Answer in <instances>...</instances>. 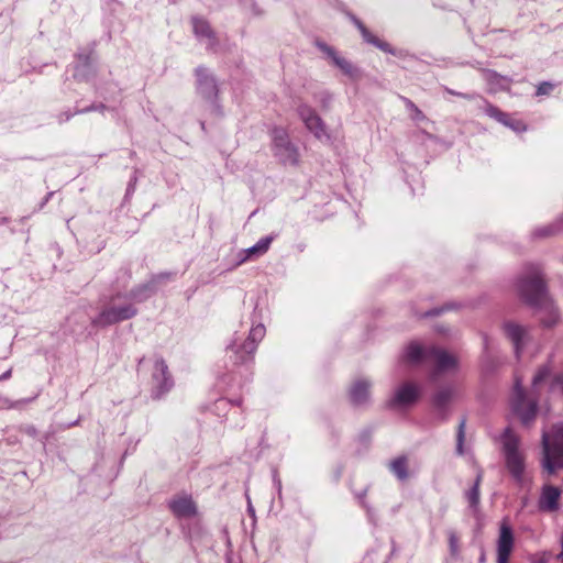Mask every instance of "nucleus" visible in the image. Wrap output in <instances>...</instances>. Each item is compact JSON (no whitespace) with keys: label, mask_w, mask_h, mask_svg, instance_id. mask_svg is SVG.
I'll list each match as a JSON object with an SVG mask.
<instances>
[{"label":"nucleus","mask_w":563,"mask_h":563,"mask_svg":"<svg viewBox=\"0 0 563 563\" xmlns=\"http://www.w3.org/2000/svg\"><path fill=\"white\" fill-rule=\"evenodd\" d=\"M155 294L152 284H141L126 291H117L99 301V313L91 319L97 328H108L130 320L137 314L136 303L143 302Z\"/></svg>","instance_id":"f257e3e1"},{"label":"nucleus","mask_w":563,"mask_h":563,"mask_svg":"<svg viewBox=\"0 0 563 563\" xmlns=\"http://www.w3.org/2000/svg\"><path fill=\"white\" fill-rule=\"evenodd\" d=\"M518 292L528 306L533 309L544 310L549 313V318L542 320L544 327L551 328L555 324L558 313L548 294L547 284H520Z\"/></svg>","instance_id":"f03ea898"},{"label":"nucleus","mask_w":563,"mask_h":563,"mask_svg":"<svg viewBox=\"0 0 563 563\" xmlns=\"http://www.w3.org/2000/svg\"><path fill=\"white\" fill-rule=\"evenodd\" d=\"M503 452L508 472L514 481L522 486L526 471L525 457L519 452V438L510 428H506L503 433Z\"/></svg>","instance_id":"7ed1b4c3"},{"label":"nucleus","mask_w":563,"mask_h":563,"mask_svg":"<svg viewBox=\"0 0 563 563\" xmlns=\"http://www.w3.org/2000/svg\"><path fill=\"white\" fill-rule=\"evenodd\" d=\"M196 92L211 106V112L217 117L223 115V110L219 103V82L213 73L200 65L195 68Z\"/></svg>","instance_id":"20e7f679"},{"label":"nucleus","mask_w":563,"mask_h":563,"mask_svg":"<svg viewBox=\"0 0 563 563\" xmlns=\"http://www.w3.org/2000/svg\"><path fill=\"white\" fill-rule=\"evenodd\" d=\"M265 332L264 324L258 323L252 327L249 336L243 342H239L235 338L227 347V354L232 363L240 365L252 361L257 344L263 340Z\"/></svg>","instance_id":"39448f33"},{"label":"nucleus","mask_w":563,"mask_h":563,"mask_svg":"<svg viewBox=\"0 0 563 563\" xmlns=\"http://www.w3.org/2000/svg\"><path fill=\"white\" fill-rule=\"evenodd\" d=\"M541 445V466L549 474H554L556 472L555 462L563 460V422L552 427V440L548 432L543 431Z\"/></svg>","instance_id":"423d86ee"},{"label":"nucleus","mask_w":563,"mask_h":563,"mask_svg":"<svg viewBox=\"0 0 563 563\" xmlns=\"http://www.w3.org/2000/svg\"><path fill=\"white\" fill-rule=\"evenodd\" d=\"M511 408L523 426H530L537 417L538 399L527 397L519 378L515 383Z\"/></svg>","instance_id":"0eeeda50"},{"label":"nucleus","mask_w":563,"mask_h":563,"mask_svg":"<svg viewBox=\"0 0 563 563\" xmlns=\"http://www.w3.org/2000/svg\"><path fill=\"white\" fill-rule=\"evenodd\" d=\"M274 156L283 165H297L299 161L298 148L291 143L284 128L275 126L272 130Z\"/></svg>","instance_id":"6e6552de"},{"label":"nucleus","mask_w":563,"mask_h":563,"mask_svg":"<svg viewBox=\"0 0 563 563\" xmlns=\"http://www.w3.org/2000/svg\"><path fill=\"white\" fill-rule=\"evenodd\" d=\"M76 64L74 66V78L78 81H88L96 77L98 56L95 49V43L85 48H79L75 54Z\"/></svg>","instance_id":"1a4fd4ad"},{"label":"nucleus","mask_w":563,"mask_h":563,"mask_svg":"<svg viewBox=\"0 0 563 563\" xmlns=\"http://www.w3.org/2000/svg\"><path fill=\"white\" fill-rule=\"evenodd\" d=\"M152 398L161 399L174 386L173 377L168 371V366L163 357L157 356L152 373Z\"/></svg>","instance_id":"9d476101"},{"label":"nucleus","mask_w":563,"mask_h":563,"mask_svg":"<svg viewBox=\"0 0 563 563\" xmlns=\"http://www.w3.org/2000/svg\"><path fill=\"white\" fill-rule=\"evenodd\" d=\"M351 20H352L353 24L360 31L364 42L375 46L376 48L383 51L384 53L397 56L399 58H407V57L413 58L415 57L408 51L397 49V48L393 47L388 42L383 41L379 37H377L376 35H374L373 33H371L368 31V29L364 25V23L360 19H357L355 15H352Z\"/></svg>","instance_id":"9b49d317"},{"label":"nucleus","mask_w":563,"mask_h":563,"mask_svg":"<svg viewBox=\"0 0 563 563\" xmlns=\"http://www.w3.org/2000/svg\"><path fill=\"white\" fill-rule=\"evenodd\" d=\"M420 397L419 388L411 383L400 385L387 400L388 409H405L412 406Z\"/></svg>","instance_id":"f8f14e48"},{"label":"nucleus","mask_w":563,"mask_h":563,"mask_svg":"<svg viewBox=\"0 0 563 563\" xmlns=\"http://www.w3.org/2000/svg\"><path fill=\"white\" fill-rule=\"evenodd\" d=\"M316 47L322 52L332 64L336 66L344 75L350 78H356L360 75V69L355 67L350 60L339 55L334 47L330 46L321 40L314 42Z\"/></svg>","instance_id":"ddd939ff"},{"label":"nucleus","mask_w":563,"mask_h":563,"mask_svg":"<svg viewBox=\"0 0 563 563\" xmlns=\"http://www.w3.org/2000/svg\"><path fill=\"white\" fill-rule=\"evenodd\" d=\"M297 113L301 121L305 123V126L317 137L322 139L323 136L328 137L327 129L323 120L317 114L314 109L306 103H301L297 108Z\"/></svg>","instance_id":"4468645a"},{"label":"nucleus","mask_w":563,"mask_h":563,"mask_svg":"<svg viewBox=\"0 0 563 563\" xmlns=\"http://www.w3.org/2000/svg\"><path fill=\"white\" fill-rule=\"evenodd\" d=\"M428 356L434 361L435 375L457 369V358L443 349L430 346L428 349Z\"/></svg>","instance_id":"2eb2a0df"},{"label":"nucleus","mask_w":563,"mask_h":563,"mask_svg":"<svg viewBox=\"0 0 563 563\" xmlns=\"http://www.w3.org/2000/svg\"><path fill=\"white\" fill-rule=\"evenodd\" d=\"M515 538L511 527L504 520L497 540V563H508L514 549Z\"/></svg>","instance_id":"dca6fc26"},{"label":"nucleus","mask_w":563,"mask_h":563,"mask_svg":"<svg viewBox=\"0 0 563 563\" xmlns=\"http://www.w3.org/2000/svg\"><path fill=\"white\" fill-rule=\"evenodd\" d=\"M372 383L367 378L356 379L349 389V401L353 407H366L371 402Z\"/></svg>","instance_id":"f3484780"},{"label":"nucleus","mask_w":563,"mask_h":563,"mask_svg":"<svg viewBox=\"0 0 563 563\" xmlns=\"http://www.w3.org/2000/svg\"><path fill=\"white\" fill-rule=\"evenodd\" d=\"M504 331L506 336L511 341L514 345L517 358H519L520 353L529 339L528 330L518 323L508 321L504 323Z\"/></svg>","instance_id":"a211bd4d"},{"label":"nucleus","mask_w":563,"mask_h":563,"mask_svg":"<svg viewBox=\"0 0 563 563\" xmlns=\"http://www.w3.org/2000/svg\"><path fill=\"white\" fill-rule=\"evenodd\" d=\"M452 387L440 388L432 397V405L440 420L445 421L449 418V405L453 398Z\"/></svg>","instance_id":"6ab92c4d"},{"label":"nucleus","mask_w":563,"mask_h":563,"mask_svg":"<svg viewBox=\"0 0 563 563\" xmlns=\"http://www.w3.org/2000/svg\"><path fill=\"white\" fill-rule=\"evenodd\" d=\"M192 23V30L194 34L198 38H207L208 40V49H214V47L218 45V40L216 37V33L211 29L209 22L200 16H192L191 18Z\"/></svg>","instance_id":"aec40b11"},{"label":"nucleus","mask_w":563,"mask_h":563,"mask_svg":"<svg viewBox=\"0 0 563 563\" xmlns=\"http://www.w3.org/2000/svg\"><path fill=\"white\" fill-rule=\"evenodd\" d=\"M172 512L178 518H191L197 514V508L191 497H178L169 501Z\"/></svg>","instance_id":"412c9836"},{"label":"nucleus","mask_w":563,"mask_h":563,"mask_svg":"<svg viewBox=\"0 0 563 563\" xmlns=\"http://www.w3.org/2000/svg\"><path fill=\"white\" fill-rule=\"evenodd\" d=\"M561 492L552 485H544L539 499V508L543 511H555L559 509Z\"/></svg>","instance_id":"4be33fe9"},{"label":"nucleus","mask_w":563,"mask_h":563,"mask_svg":"<svg viewBox=\"0 0 563 563\" xmlns=\"http://www.w3.org/2000/svg\"><path fill=\"white\" fill-rule=\"evenodd\" d=\"M515 282H545V273L539 263H526L521 266Z\"/></svg>","instance_id":"5701e85b"},{"label":"nucleus","mask_w":563,"mask_h":563,"mask_svg":"<svg viewBox=\"0 0 563 563\" xmlns=\"http://www.w3.org/2000/svg\"><path fill=\"white\" fill-rule=\"evenodd\" d=\"M276 234H269L266 236L261 238L253 246L245 249L241 252V255H243L240 260V262H245L246 260L251 258H257L262 255H264L272 242L275 240Z\"/></svg>","instance_id":"b1692460"},{"label":"nucleus","mask_w":563,"mask_h":563,"mask_svg":"<svg viewBox=\"0 0 563 563\" xmlns=\"http://www.w3.org/2000/svg\"><path fill=\"white\" fill-rule=\"evenodd\" d=\"M389 471L400 481L405 482L409 478L408 459L406 455H399L389 462Z\"/></svg>","instance_id":"393cba45"},{"label":"nucleus","mask_w":563,"mask_h":563,"mask_svg":"<svg viewBox=\"0 0 563 563\" xmlns=\"http://www.w3.org/2000/svg\"><path fill=\"white\" fill-rule=\"evenodd\" d=\"M563 228V214L550 224L539 227L531 233L533 239H547L558 234Z\"/></svg>","instance_id":"a878e982"},{"label":"nucleus","mask_w":563,"mask_h":563,"mask_svg":"<svg viewBox=\"0 0 563 563\" xmlns=\"http://www.w3.org/2000/svg\"><path fill=\"white\" fill-rule=\"evenodd\" d=\"M482 478H483L482 473H478L473 486L468 490L465 492V498L468 503L470 508L474 511V514H476L478 511V507H479V500H481L479 486L482 483Z\"/></svg>","instance_id":"bb28decb"},{"label":"nucleus","mask_w":563,"mask_h":563,"mask_svg":"<svg viewBox=\"0 0 563 563\" xmlns=\"http://www.w3.org/2000/svg\"><path fill=\"white\" fill-rule=\"evenodd\" d=\"M406 357L410 362H420L422 358L428 357V349L424 350L420 344L412 342L406 350Z\"/></svg>","instance_id":"cd10ccee"},{"label":"nucleus","mask_w":563,"mask_h":563,"mask_svg":"<svg viewBox=\"0 0 563 563\" xmlns=\"http://www.w3.org/2000/svg\"><path fill=\"white\" fill-rule=\"evenodd\" d=\"M552 375V365L550 361L541 365L532 378V387L537 388L540 384L545 382Z\"/></svg>","instance_id":"c85d7f7f"},{"label":"nucleus","mask_w":563,"mask_h":563,"mask_svg":"<svg viewBox=\"0 0 563 563\" xmlns=\"http://www.w3.org/2000/svg\"><path fill=\"white\" fill-rule=\"evenodd\" d=\"M485 113L501 123L503 125H506L508 123V120L510 119V115L504 111H501L499 108H497L494 104L487 103L485 107Z\"/></svg>","instance_id":"c756f323"},{"label":"nucleus","mask_w":563,"mask_h":563,"mask_svg":"<svg viewBox=\"0 0 563 563\" xmlns=\"http://www.w3.org/2000/svg\"><path fill=\"white\" fill-rule=\"evenodd\" d=\"M465 426L466 419L462 418L456 432V453L463 455L464 453V440H465Z\"/></svg>","instance_id":"7c9ffc66"},{"label":"nucleus","mask_w":563,"mask_h":563,"mask_svg":"<svg viewBox=\"0 0 563 563\" xmlns=\"http://www.w3.org/2000/svg\"><path fill=\"white\" fill-rule=\"evenodd\" d=\"M243 11L251 16H261L263 14L262 9L257 5L255 0H239Z\"/></svg>","instance_id":"2f4dec72"},{"label":"nucleus","mask_w":563,"mask_h":563,"mask_svg":"<svg viewBox=\"0 0 563 563\" xmlns=\"http://www.w3.org/2000/svg\"><path fill=\"white\" fill-rule=\"evenodd\" d=\"M457 307L456 303L454 302H448V303H444L440 307H437V308H433V309H430L426 312H423L421 314V318H434V317H439L441 316L442 313H444L445 311H449V310H452V309H455Z\"/></svg>","instance_id":"473e14b6"},{"label":"nucleus","mask_w":563,"mask_h":563,"mask_svg":"<svg viewBox=\"0 0 563 563\" xmlns=\"http://www.w3.org/2000/svg\"><path fill=\"white\" fill-rule=\"evenodd\" d=\"M505 126L511 129L516 133H522L527 130V125L522 120L514 119L511 117Z\"/></svg>","instance_id":"72a5a7b5"},{"label":"nucleus","mask_w":563,"mask_h":563,"mask_svg":"<svg viewBox=\"0 0 563 563\" xmlns=\"http://www.w3.org/2000/svg\"><path fill=\"white\" fill-rule=\"evenodd\" d=\"M106 109H107V106L104 103L100 102V103H92L82 109H77L75 111V113L84 114V113H88V112H92V111L103 112Z\"/></svg>","instance_id":"f704fd0d"},{"label":"nucleus","mask_w":563,"mask_h":563,"mask_svg":"<svg viewBox=\"0 0 563 563\" xmlns=\"http://www.w3.org/2000/svg\"><path fill=\"white\" fill-rule=\"evenodd\" d=\"M449 547L450 552L453 556L457 555L459 553V539L454 532H450L449 534Z\"/></svg>","instance_id":"c9c22d12"},{"label":"nucleus","mask_w":563,"mask_h":563,"mask_svg":"<svg viewBox=\"0 0 563 563\" xmlns=\"http://www.w3.org/2000/svg\"><path fill=\"white\" fill-rule=\"evenodd\" d=\"M553 88H554L553 84H551L549 81H543V82L539 84V86L537 87L536 95L537 96L549 95L553 90Z\"/></svg>","instance_id":"e433bc0d"},{"label":"nucleus","mask_w":563,"mask_h":563,"mask_svg":"<svg viewBox=\"0 0 563 563\" xmlns=\"http://www.w3.org/2000/svg\"><path fill=\"white\" fill-rule=\"evenodd\" d=\"M560 387L563 391V372L560 374H556L552 377L551 384H550V390H554L555 387Z\"/></svg>","instance_id":"4c0bfd02"},{"label":"nucleus","mask_w":563,"mask_h":563,"mask_svg":"<svg viewBox=\"0 0 563 563\" xmlns=\"http://www.w3.org/2000/svg\"><path fill=\"white\" fill-rule=\"evenodd\" d=\"M170 278H177L176 273L163 272V273H159L158 275H156L155 278L152 279V282H163L165 279H170Z\"/></svg>","instance_id":"58836bf2"},{"label":"nucleus","mask_w":563,"mask_h":563,"mask_svg":"<svg viewBox=\"0 0 563 563\" xmlns=\"http://www.w3.org/2000/svg\"><path fill=\"white\" fill-rule=\"evenodd\" d=\"M408 109L415 112L416 118L423 117L422 111L409 99H405Z\"/></svg>","instance_id":"ea45409f"},{"label":"nucleus","mask_w":563,"mask_h":563,"mask_svg":"<svg viewBox=\"0 0 563 563\" xmlns=\"http://www.w3.org/2000/svg\"><path fill=\"white\" fill-rule=\"evenodd\" d=\"M76 113L70 111H64L58 114L57 119L59 123L69 121Z\"/></svg>","instance_id":"a19ab883"},{"label":"nucleus","mask_w":563,"mask_h":563,"mask_svg":"<svg viewBox=\"0 0 563 563\" xmlns=\"http://www.w3.org/2000/svg\"><path fill=\"white\" fill-rule=\"evenodd\" d=\"M135 184H136V177H133L130 183L128 184V188H126V192H125V197L130 196L131 194L134 192V189H135Z\"/></svg>","instance_id":"79ce46f5"},{"label":"nucleus","mask_w":563,"mask_h":563,"mask_svg":"<svg viewBox=\"0 0 563 563\" xmlns=\"http://www.w3.org/2000/svg\"><path fill=\"white\" fill-rule=\"evenodd\" d=\"M23 431H24L27 435H30V437H32V438H35V437L37 435V430H36V428H35L34 426H26V427L23 429Z\"/></svg>","instance_id":"37998d69"},{"label":"nucleus","mask_w":563,"mask_h":563,"mask_svg":"<svg viewBox=\"0 0 563 563\" xmlns=\"http://www.w3.org/2000/svg\"><path fill=\"white\" fill-rule=\"evenodd\" d=\"M367 487L364 488L362 492L357 493L356 494V498L360 500V503L362 504V506H365L366 503H365V497H366V494H367Z\"/></svg>","instance_id":"c03bdc74"},{"label":"nucleus","mask_w":563,"mask_h":563,"mask_svg":"<svg viewBox=\"0 0 563 563\" xmlns=\"http://www.w3.org/2000/svg\"><path fill=\"white\" fill-rule=\"evenodd\" d=\"M457 97H461L463 99H466V100H473L476 95L475 93H464V92H459L456 93Z\"/></svg>","instance_id":"a18cd8bd"},{"label":"nucleus","mask_w":563,"mask_h":563,"mask_svg":"<svg viewBox=\"0 0 563 563\" xmlns=\"http://www.w3.org/2000/svg\"><path fill=\"white\" fill-rule=\"evenodd\" d=\"M54 194H55L54 191H49L46 194L45 198L43 199V201L40 205V209H42L48 202V200L54 196Z\"/></svg>","instance_id":"49530a36"},{"label":"nucleus","mask_w":563,"mask_h":563,"mask_svg":"<svg viewBox=\"0 0 563 563\" xmlns=\"http://www.w3.org/2000/svg\"><path fill=\"white\" fill-rule=\"evenodd\" d=\"M11 374H12V369H8L7 372H4L2 375H0V382L10 378Z\"/></svg>","instance_id":"de8ad7c7"},{"label":"nucleus","mask_w":563,"mask_h":563,"mask_svg":"<svg viewBox=\"0 0 563 563\" xmlns=\"http://www.w3.org/2000/svg\"><path fill=\"white\" fill-rule=\"evenodd\" d=\"M478 562L486 563V554H485V551L483 548L481 549V555H479Z\"/></svg>","instance_id":"09e8293b"},{"label":"nucleus","mask_w":563,"mask_h":563,"mask_svg":"<svg viewBox=\"0 0 563 563\" xmlns=\"http://www.w3.org/2000/svg\"><path fill=\"white\" fill-rule=\"evenodd\" d=\"M330 101H331V96L329 93H324V98L322 99L323 106H327V103Z\"/></svg>","instance_id":"8fccbe9b"},{"label":"nucleus","mask_w":563,"mask_h":563,"mask_svg":"<svg viewBox=\"0 0 563 563\" xmlns=\"http://www.w3.org/2000/svg\"><path fill=\"white\" fill-rule=\"evenodd\" d=\"M435 331L441 333V334H445L446 333V329L442 325H439L435 328Z\"/></svg>","instance_id":"3c124183"},{"label":"nucleus","mask_w":563,"mask_h":563,"mask_svg":"<svg viewBox=\"0 0 563 563\" xmlns=\"http://www.w3.org/2000/svg\"><path fill=\"white\" fill-rule=\"evenodd\" d=\"M247 511L250 512V515H251L252 517H254V516H255V510H254V508H253V506H252L251 504H249Z\"/></svg>","instance_id":"603ef678"},{"label":"nucleus","mask_w":563,"mask_h":563,"mask_svg":"<svg viewBox=\"0 0 563 563\" xmlns=\"http://www.w3.org/2000/svg\"><path fill=\"white\" fill-rule=\"evenodd\" d=\"M444 90H445L448 93L453 95V96H456V93H459V91H455V90L450 89V88H448V87H445V88H444Z\"/></svg>","instance_id":"864d4df0"},{"label":"nucleus","mask_w":563,"mask_h":563,"mask_svg":"<svg viewBox=\"0 0 563 563\" xmlns=\"http://www.w3.org/2000/svg\"><path fill=\"white\" fill-rule=\"evenodd\" d=\"M555 464H556V470L558 468H563V459L561 461H559V462H555Z\"/></svg>","instance_id":"5fc2aeb1"},{"label":"nucleus","mask_w":563,"mask_h":563,"mask_svg":"<svg viewBox=\"0 0 563 563\" xmlns=\"http://www.w3.org/2000/svg\"><path fill=\"white\" fill-rule=\"evenodd\" d=\"M8 222V218L5 217H0V224H4Z\"/></svg>","instance_id":"6e6d98bb"},{"label":"nucleus","mask_w":563,"mask_h":563,"mask_svg":"<svg viewBox=\"0 0 563 563\" xmlns=\"http://www.w3.org/2000/svg\"><path fill=\"white\" fill-rule=\"evenodd\" d=\"M241 401H242V399H241V398H238V399H235V400H232L231 402H232V404H235L236 406H240V405H241Z\"/></svg>","instance_id":"4d7b16f0"},{"label":"nucleus","mask_w":563,"mask_h":563,"mask_svg":"<svg viewBox=\"0 0 563 563\" xmlns=\"http://www.w3.org/2000/svg\"><path fill=\"white\" fill-rule=\"evenodd\" d=\"M200 126H201V129H202L203 131L206 130V123H205V121H200Z\"/></svg>","instance_id":"13d9d810"},{"label":"nucleus","mask_w":563,"mask_h":563,"mask_svg":"<svg viewBox=\"0 0 563 563\" xmlns=\"http://www.w3.org/2000/svg\"><path fill=\"white\" fill-rule=\"evenodd\" d=\"M168 1H169L170 3H174V4H175V3L179 2L180 0H168Z\"/></svg>","instance_id":"bf43d9fd"},{"label":"nucleus","mask_w":563,"mask_h":563,"mask_svg":"<svg viewBox=\"0 0 563 563\" xmlns=\"http://www.w3.org/2000/svg\"><path fill=\"white\" fill-rule=\"evenodd\" d=\"M143 361H144V357L140 358L139 366L143 363Z\"/></svg>","instance_id":"052dcab7"}]
</instances>
